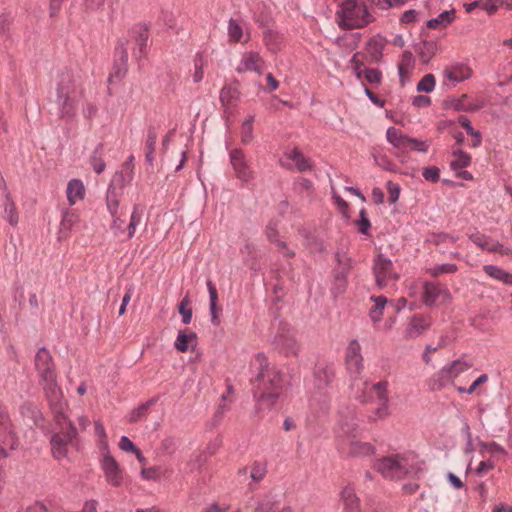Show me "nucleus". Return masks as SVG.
<instances>
[{"label": "nucleus", "mask_w": 512, "mask_h": 512, "mask_svg": "<svg viewBox=\"0 0 512 512\" xmlns=\"http://www.w3.org/2000/svg\"><path fill=\"white\" fill-rule=\"evenodd\" d=\"M67 199L70 205H75L85 195L84 184L81 180L72 179L66 189Z\"/></svg>", "instance_id": "c85d7f7f"}, {"label": "nucleus", "mask_w": 512, "mask_h": 512, "mask_svg": "<svg viewBox=\"0 0 512 512\" xmlns=\"http://www.w3.org/2000/svg\"><path fill=\"white\" fill-rule=\"evenodd\" d=\"M124 171H117L111 179L107 191L117 192L122 194L123 188L127 183L132 180L133 172L130 166L127 164L124 166Z\"/></svg>", "instance_id": "393cba45"}, {"label": "nucleus", "mask_w": 512, "mask_h": 512, "mask_svg": "<svg viewBox=\"0 0 512 512\" xmlns=\"http://www.w3.org/2000/svg\"><path fill=\"white\" fill-rule=\"evenodd\" d=\"M428 147L429 146H428L427 142L409 137L408 150H414V151L425 153V152H427Z\"/></svg>", "instance_id": "338daca9"}, {"label": "nucleus", "mask_w": 512, "mask_h": 512, "mask_svg": "<svg viewBox=\"0 0 512 512\" xmlns=\"http://www.w3.org/2000/svg\"><path fill=\"white\" fill-rule=\"evenodd\" d=\"M336 14L339 25L347 29L362 28L373 20L362 0L343 1Z\"/></svg>", "instance_id": "0eeeda50"}, {"label": "nucleus", "mask_w": 512, "mask_h": 512, "mask_svg": "<svg viewBox=\"0 0 512 512\" xmlns=\"http://www.w3.org/2000/svg\"><path fill=\"white\" fill-rule=\"evenodd\" d=\"M458 267L456 264L446 263L435 265L430 269V273L433 276H439L441 274H452L457 271Z\"/></svg>", "instance_id": "3c124183"}, {"label": "nucleus", "mask_w": 512, "mask_h": 512, "mask_svg": "<svg viewBox=\"0 0 512 512\" xmlns=\"http://www.w3.org/2000/svg\"><path fill=\"white\" fill-rule=\"evenodd\" d=\"M478 445H479L480 453L482 454V456H484L485 453H490L491 455L505 453V449L495 441H491V442L480 441Z\"/></svg>", "instance_id": "79ce46f5"}, {"label": "nucleus", "mask_w": 512, "mask_h": 512, "mask_svg": "<svg viewBox=\"0 0 512 512\" xmlns=\"http://www.w3.org/2000/svg\"><path fill=\"white\" fill-rule=\"evenodd\" d=\"M364 79L370 84H379L382 80V73L375 68H364Z\"/></svg>", "instance_id": "6e6d98bb"}, {"label": "nucleus", "mask_w": 512, "mask_h": 512, "mask_svg": "<svg viewBox=\"0 0 512 512\" xmlns=\"http://www.w3.org/2000/svg\"><path fill=\"white\" fill-rule=\"evenodd\" d=\"M484 272L494 280H497L505 285H512V273L507 270L492 264L483 266Z\"/></svg>", "instance_id": "cd10ccee"}, {"label": "nucleus", "mask_w": 512, "mask_h": 512, "mask_svg": "<svg viewBox=\"0 0 512 512\" xmlns=\"http://www.w3.org/2000/svg\"><path fill=\"white\" fill-rule=\"evenodd\" d=\"M123 214L111 216L112 222H111V230L115 236H120L127 232V230L124 227L125 220L122 219Z\"/></svg>", "instance_id": "603ef678"}, {"label": "nucleus", "mask_w": 512, "mask_h": 512, "mask_svg": "<svg viewBox=\"0 0 512 512\" xmlns=\"http://www.w3.org/2000/svg\"><path fill=\"white\" fill-rule=\"evenodd\" d=\"M422 176L426 181L435 183L440 178V170L435 166L425 167L423 168Z\"/></svg>", "instance_id": "0e129e2a"}, {"label": "nucleus", "mask_w": 512, "mask_h": 512, "mask_svg": "<svg viewBox=\"0 0 512 512\" xmlns=\"http://www.w3.org/2000/svg\"><path fill=\"white\" fill-rule=\"evenodd\" d=\"M295 190L300 194H310L313 190V183L311 180L303 177H299L295 180L294 183Z\"/></svg>", "instance_id": "864d4df0"}, {"label": "nucleus", "mask_w": 512, "mask_h": 512, "mask_svg": "<svg viewBox=\"0 0 512 512\" xmlns=\"http://www.w3.org/2000/svg\"><path fill=\"white\" fill-rule=\"evenodd\" d=\"M347 268H343L341 271L336 272L332 285V292L335 295L342 294L347 286Z\"/></svg>", "instance_id": "58836bf2"}, {"label": "nucleus", "mask_w": 512, "mask_h": 512, "mask_svg": "<svg viewBox=\"0 0 512 512\" xmlns=\"http://www.w3.org/2000/svg\"><path fill=\"white\" fill-rule=\"evenodd\" d=\"M253 122L254 116H249L243 123L241 127V141L243 144H248L253 139Z\"/></svg>", "instance_id": "a19ab883"}, {"label": "nucleus", "mask_w": 512, "mask_h": 512, "mask_svg": "<svg viewBox=\"0 0 512 512\" xmlns=\"http://www.w3.org/2000/svg\"><path fill=\"white\" fill-rule=\"evenodd\" d=\"M229 158L237 179L243 183H248L254 179V172L248 165L242 150L238 148L231 149L229 151Z\"/></svg>", "instance_id": "4468645a"}, {"label": "nucleus", "mask_w": 512, "mask_h": 512, "mask_svg": "<svg viewBox=\"0 0 512 512\" xmlns=\"http://www.w3.org/2000/svg\"><path fill=\"white\" fill-rule=\"evenodd\" d=\"M4 218L13 226L18 223V215L16 213L15 206L9 201L5 204Z\"/></svg>", "instance_id": "052dcab7"}, {"label": "nucleus", "mask_w": 512, "mask_h": 512, "mask_svg": "<svg viewBox=\"0 0 512 512\" xmlns=\"http://www.w3.org/2000/svg\"><path fill=\"white\" fill-rule=\"evenodd\" d=\"M100 467L106 482L113 487H119L124 481V472L110 451L101 452Z\"/></svg>", "instance_id": "9b49d317"}, {"label": "nucleus", "mask_w": 512, "mask_h": 512, "mask_svg": "<svg viewBox=\"0 0 512 512\" xmlns=\"http://www.w3.org/2000/svg\"><path fill=\"white\" fill-rule=\"evenodd\" d=\"M142 219V211L138 205L134 206L133 211L131 213L129 224L126 228L127 230V239L133 238L136 232V228L141 223Z\"/></svg>", "instance_id": "ea45409f"}, {"label": "nucleus", "mask_w": 512, "mask_h": 512, "mask_svg": "<svg viewBox=\"0 0 512 512\" xmlns=\"http://www.w3.org/2000/svg\"><path fill=\"white\" fill-rule=\"evenodd\" d=\"M195 340L196 334L194 332L187 334L186 331L179 330L174 345L179 351L186 352L189 349V343Z\"/></svg>", "instance_id": "e433bc0d"}, {"label": "nucleus", "mask_w": 512, "mask_h": 512, "mask_svg": "<svg viewBox=\"0 0 512 512\" xmlns=\"http://www.w3.org/2000/svg\"><path fill=\"white\" fill-rule=\"evenodd\" d=\"M495 467V462L491 459L483 460L481 461L477 468L474 470V473L478 477H483L485 474H487L489 471L493 470Z\"/></svg>", "instance_id": "e2e57ef3"}, {"label": "nucleus", "mask_w": 512, "mask_h": 512, "mask_svg": "<svg viewBox=\"0 0 512 512\" xmlns=\"http://www.w3.org/2000/svg\"><path fill=\"white\" fill-rule=\"evenodd\" d=\"M505 0H486L481 7L488 13L493 14L498 8L503 5Z\"/></svg>", "instance_id": "774afa93"}, {"label": "nucleus", "mask_w": 512, "mask_h": 512, "mask_svg": "<svg viewBox=\"0 0 512 512\" xmlns=\"http://www.w3.org/2000/svg\"><path fill=\"white\" fill-rule=\"evenodd\" d=\"M371 300L374 302V305L369 310V316L371 320L376 323L382 318L383 310L387 304V298L384 296H371Z\"/></svg>", "instance_id": "f704fd0d"}, {"label": "nucleus", "mask_w": 512, "mask_h": 512, "mask_svg": "<svg viewBox=\"0 0 512 512\" xmlns=\"http://www.w3.org/2000/svg\"><path fill=\"white\" fill-rule=\"evenodd\" d=\"M95 434L98 437L100 453L104 452V451H108L109 445L107 442L106 431H105L103 424L99 420L95 421Z\"/></svg>", "instance_id": "37998d69"}, {"label": "nucleus", "mask_w": 512, "mask_h": 512, "mask_svg": "<svg viewBox=\"0 0 512 512\" xmlns=\"http://www.w3.org/2000/svg\"><path fill=\"white\" fill-rule=\"evenodd\" d=\"M358 429V420L355 410L347 407L339 413L335 437L338 450L353 458H364L375 454L376 448L369 442H362L355 439V432Z\"/></svg>", "instance_id": "f03ea898"}, {"label": "nucleus", "mask_w": 512, "mask_h": 512, "mask_svg": "<svg viewBox=\"0 0 512 512\" xmlns=\"http://www.w3.org/2000/svg\"><path fill=\"white\" fill-rule=\"evenodd\" d=\"M190 299L185 296L178 305V312L182 317V322L185 325L191 323L192 320V309L188 307Z\"/></svg>", "instance_id": "c03bdc74"}, {"label": "nucleus", "mask_w": 512, "mask_h": 512, "mask_svg": "<svg viewBox=\"0 0 512 512\" xmlns=\"http://www.w3.org/2000/svg\"><path fill=\"white\" fill-rule=\"evenodd\" d=\"M350 387L354 397L361 403L379 401V406L368 417L370 422L385 419L390 415L387 381L370 383L368 380H355L352 381Z\"/></svg>", "instance_id": "39448f33"}, {"label": "nucleus", "mask_w": 512, "mask_h": 512, "mask_svg": "<svg viewBox=\"0 0 512 512\" xmlns=\"http://www.w3.org/2000/svg\"><path fill=\"white\" fill-rule=\"evenodd\" d=\"M267 469L266 465L261 462H255L252 466L250 477L253 481L259 482L266 475Z\"/></svg>", "instance_id": "5fc2aeb1"}, {"label": "nucleus", "mask_w": 512, "mask_h": 512, "mask_svg": "<svg viewBox=\"0 0 512 512\" xmlns=\"http://www.w3.org/2000/svg\"><path fill=\"white\" fill-rule=\"evenodd\" d=\"M35 368L38 372L40 383L44 389L50 409L59 423L66 421L68 403L56 382V372L50 352L41 347L35 355Z\"/></svg>", "instance_id": "f257e3e1"}, {"label": "nucleus", "mask_w": 512, "mask_h": 512, "mask_svg": "<svg viewBox=\"0 0 512 512\" xmlns=\"http://www.w3.org/2000/svg\"><path fill=\"white\" fill-rule=\"evenodd\" d=\"M340 498L343 503V512H360V500L355 493L354 487L351 485L345 486L341 493Z\"/></svg>", "instance_id": "5701e85b"}, {"label": "nucleus", "mask_w": 512, "mask_h": 512, "mask_svg": "<svg viewBox=\"0 0 512 512\" xmlns=\"http://www.w3.org/2000/svg\"><path fill=\"white\" fill-rule=\"evenodd\" d=\"M121 196L122 194L112 192V190L106 192V208L110 216L124 214L123 209L120 207Z\"/></svg>", "instance_id": "72a5a7b5"}, {"label": "nucleus", "mask_w": 512, "mask_h": 512, "mask_svg": "<svg viewBox=\"0 0 512 512\" xmlns=\"http://www.w3.org/2000/svg\"><path fill=\"white\" fill-rule=\"evenodd\" d=\"M128 53L126 42H119L115 49V60L113 65V72L109 77V81L114 79L121 80L127 72Z\"/></svg>", "instance_id": "6ab92c4d"}, {"label": "nucleus", "mask_w": 512, "mask_h": 512, "mask_svg": "<svg viewBox=\"0 0 512 512\" xmlns=\"http://www.w3.org/2000/svg\"><path fill=\"white\" fill-rule=\"evenodd\" d=\"M346 369L348 373L353 377V381H362L358 378L363 370V357L361 354V345L357 340H352L346 350Z\"/></svg>", "instance_id": "ddd939ff"}, {"label": "nucleus", "mask_w": 512, "mask_h": 512, "mask_svg": "<svg viewBox=\"0 0 512 512\" xmlns=\"http://www.w3.org/2000/svg\"><path fill=\"white\" fill-rule=\"evenodd\" d=\"M157 130L154 126H149L147 129V136L145 141V148L149 150H155L157 142Z\"/></svg>", "instance_id": "69168bd1"}, {"label": "nucleus", "mask_w": 512, "mask_h": 512, "mask_svg": "<svg viewBox=\"0 0 512 512\" xmlns=\"http://www.w3.org/2000/svg\"><path fill=\"white\" fill-rule=\"evenodd\" d=\"M228 37L231 42L246 43L250 40V33L245 25L231 18L228 23Z\"/></svg>", "instance_id": "a878e982"}, {"label": "nucleus", "mask_w": 512, "mask_h": 512, "mask_svg": "<svg viewBox=\"0 0 512 512\" xmlns=\"http://www.w3.org/2000/svg\"><path fill=\"white\" fill-rule=\"evenodd\" d=\"M443 75L446 81L450 82L452 86L469 79L472 75L470 67L463 63H454L447 66Z\"/></svg>", "instance_id": "412c9836"}, {"label": "nucleus", "mask_w": 512, "mask_h": 512, "mask_svg": "<svg viewBox=\"0 0 512 512\" xmlns=\"http://www.w3.org/2000/svg\"><path fill=\"white\" fill-rule=\"evenodd\" d=\"M455 19V10L441 12L437 17L427 21L426 25L430 29L446 28Z\"/></svg>", "instance_id": "7c9ffc66"}, {"label": "nucleus", "mask_w": 512, "mask_h": 512, "mask_svg": "<svg viewBox=\"0 0 512 512\" xmlns=\"http://www.w3.org/2000/svg\"><path fill=\"white\" fill-rule=\"evenodd\" d=\"M264 68V61L257 52L249 51L242 55V58L236 68L238 73L255 72L261 74Z\"/></svg>", "instance_id": "4be33fe9"}, {"label": "nucleus", "mask_w": 512, "mask_h": 512, "mask_svg": "<svg viewBox=\"0 0 512 512\" xmlns=\"http://www.w3.org/2000/svg\"><path fill=\"white\" fill-rule=\"evenodd\" d=\"M22 415H30L31 419L35 424H38L39 419L41 418V414L36 406L32 404H24L21 406Z\"/></svg>", "instance_id": "680f3d73"}, {"label": "nucleus", "mask_w": 512, "mask_h": 512, "mask_svg": "<svg viewBox=\"0 0 512 512\" xmlns=\"http://www.w3.org/2000/svg\"><path fill=\"white\" fill-rule=\"evenodd\" d=\"M135 36L136 47L133 49V56L140 60L146 55L148 30L144 25H138L133 29Z\"/></svg>", "instance_id": "b1692460"}, {"label": "nucleus", "mask_w": 512, "mask_h": 512, "mask_svg": "<svg viewBox=\"0 0 512 512\" xmlns=\"http://www.w3.org/2000/svg\"><path fill=\"white\" fill-rule=\"evenodd\" d=\"M383 45L379 40H370L367 44V51L371 56L372 60L377 62L382 57Z\"/></svg>", "instance_id": "09e8293b"}, {"label": "nucleus", "mask_w": 512, "mask_h": 512, "mask_svg": "<svg viewBox=\"0 0 512 512\" xmlns=\"http://www.w3.org/2000/svg\"><path fill=\"white\" fill-rule=\"evenodd\" d=\"M156 402L155 399H150L146 401L145 403L139 405L138 407L134 408L131 413L129 414L128 420L129 422H138L142 419H144L147 415L148 409L154 405Z\"/></svg>", "instance_id": "4c0bfd02"}, {"label": "nucleus", "mask_w": 512, "mask_h": 512, "mask_svg": "<svg viewBox=\"0 0 512 512\" xmlns=\"http://www.w3.org/2000/svg\"><path fill=\"white\" fill-rule=\"evenodd\" d=\"M205 65V60L202 54H197L194 59V72L192 74V79L194 83H199L204 76L203 67Z\"/></svg>", "instance_id": "de8ad7c7"}, {"label": "nucleus", "mask_w": 512, "mask_h": 512, "mask_svg": "<svg viewBox=\"0 0 512 512\" xmlns=\"http://www.w3.org/2000/svg\"><path fill=\"white\" fill-rule=\"evenodd\" d=\"M472 363L464 359H456L443 366L431 379L432 391H438L450 385L462 373L468 371Z\"/></svg>", "instance_id": "6e6552de"}, {"label": "nucleus", "mask_w": 512, "mask_h": 512, "mask_svg": "<svg viewBox=\"0 0 512 512\" xmlns=\"http://www.w3.org/2000/svg\"><path fill=\"white\" fill-rule=\"evenodd\" d=\"M59 429V433H55L51 436L50 444L53 457L57 460L63 459L67 456V446L72 443L77 436V430L66 415V421L59 423L55 419Z\"/></svg>", "instance_id": "1a4fd4ad"}, {"label": "nucleus", "mask_w": 512, "mask_h": 512, "mask_svg": "<svg viewBox=\"0 0 512 512\" xmlns=\"http://www.w3.org/2000/svg\"><path fill=\"white\" fill-rule=\"evenodd\" d=\"M335 377V366L331 363L320 362L313 372V387L317 393L329 388Z\"/></svg>", "instance_id": "2eb2a0df"}, {"label": "nucleus", "mask_w": 512, "mask_h": 512, "mask_svg": "<svg viewBox=\"0 0 512 512\" xmlns=\"http://www.w3.org/2000/svg\"><path fill=\"white\" fill-rule=\"evenodd\" d=\"M207 289L209 293V312L211 316V323L215 326L219 325V313L220 309L217 308L218 293L214 284L207 280Z\"/></svg>", "instance_id": "c756f323"}, {"label": "nucleus", "mask_w": 512, "mask_h": 512, "mask_svg": "<svg viewBox=\"0 0 512 512\" xmlns=\"http://www.w3.org/2000/svg\"><path fill=\"white\" fill-rule=\"evenodd\" d=\"M373 273L376 285L381 289L386 287L390 282L398 279V274L394 270L392 261L384 254H379L375 258Z\"/></svg>", "instance_id": "9d476101"}, {"label": "nucleus", "mask_w": 512, "mask_h": 512, "mask_svg": "<svg viewBox=\"0 0 512 512\" xmlns=\"http://www.w3.org/2000/svg\"><path fill=\"white\" fill-rule=\"evenodd\" d=\"M78 221V216L74 211L66 210L62 212L61 231H70Z\"/></svg>", "instance_id": "49530a36"}, {"label": "nucleus", "mask_w": 512, "mask_h": 512, "mask_svg": "<svg viewBox=\"0 0 512 512\" xmlns=\"http://www.w3.org/2000/svg\"><path fill=\"white\" fill-rule=\"evenodd\" d=\"M356 226L361 234H367L371 227L370 220L367 217L365 209H361L359 213V219L356 221Z\"/></svg>", "instance_id": "4d7b16f0"}, {"label": "nucleus", "mask_w": 512, "mask_h": 512, "mask_svg": "<svg viewBox=\"0 0 512 512\" xmlns=\"http://www.w3.org/2000/svg\"><path fill=\"white\" fill-rule=\"evenodd\" d=\"M255 361L259 364L260 371L257 375L258 385L254 397L257 399L259 409L271 408L282 392L283 376L279 371L268 368L267 358L264 354H257Z\"/></svg>", "instance_id": "20e7f679"}, {"label": "nucleus", "mask_w": 512, "mask_h": 512, "mask_svg": "<svg viewBox=\"0 0 512 512\" xmlns=\"http://www.w3.org/2000/svg\"><path fill=\"white\" fill-rule=\"evenodd\" d=\"M436 85L435 77L433 74H426L422 77V79L417 84L418 92H426L430 93L434 90Z\"/></svg>", "instance_id": "a18cd8bd"}, {"label": "nucleus", "mask_w": 512, "mask_h": 512, "mask_svg": "<svg viewBox=\"0 0 512 512\" xmlns=\"http://www.w3.org/2000/svg\"><path fill=\"white\" fill-rule=\"evenodd\" d=\"M275 347L285 354H296L298 351L295 334L289 324L279 321L273 337Z\"/></svg>", "instance_id": "f8f14e48"}, {"label": "nucleus", "mask_w": 512, "mask_h": 512, "mask_svg": "<svg viewBox=\"0 0 512 512\" xmlns=\"http://www.w3.org/2000/svg\"><path fill=\"white\" fill-rule=\"evenodd\" d=\"M386 187L388 190V201L390 204H394L398 201L400 196V186L397 183H394L392 181H388L386 183Z\"/></svg>", "instance_id": "bf43d9fd"}, {"label": "nucleus", "mask_w": 512, "mask_h": 512, "mask_svg": "<svg viewBox=\"0 0 512 512\" xmlns=\"http://www.w3.org/2000/svg\"><path fill=\"white\" fill-rule=\"evenodd\" d=\"M81 91L70 71H64L58 76L56 84V104L62 119H72L77 112Z\"/></svg>", "instance_id": "423d86ee"}, {"label": "nucleus", "mask_w": 512, "mask_h": 512, "mask_svg": "<svg viewBox=\"0 0 512 512\" xmlns=\"http://www.w3.org/2000/svg\"><path fill=\"white\" fill-rule=\"evenodd\" d=\"M280 165L286 169H292V166H294L299 172H306L312 169L310 160L297 148L286 151L284 158L280 159Z\"/></svg>", "instance_id": "dca6fc26"}, {"label": "nucleus", "mask_w": 512, "mask_h": 512, "mask_svg": "<svg viewBox=\"0 0 512 512\" xmlns=\"http://www.w3.org/2000/svg\"><path fill=\"white\" fill-rule=\"evenodd\" d=\"M432 324L430 316L413 315L405 329V337L407 339H415L421 336Z\"/></svg>", "instance_id": "aec40b11"}, {"label": "nucleus", "mask_w": 512, "mask_h": 512, "mask_svg": "<svg viewBox=\"0 0 512 512\" xmlns=\"http://www.w3.org/2000/svg\"><path fill=\"white\" fill-rule=\"evenodd\" d=\"M374 161H375L376 165H378L379 167H381L382 169H384L386 171H389V172L396 171L395 164L386 155L374 156Z\"/></svg>", "instance_id": "13d9d810"}, {"label": "nucleus", "mask_w": 512, "mask_h": 512, "mask_svg": "<svg viewBox=\"0 0 512 512\" xmlns=\"http://www.w3.org/2000/svg\"><path fill=\"white\" fill-rule=\"evenodd\" d=\"M387 141L395 148L401 151H408L409 137L404 135L399 129L389 127L386 131Z\"/></svg>", "instance_id": "bb28decb"}, {"label": "nucleus", "mask_w": 512, "mask_h": 512, "mask_svg": "<svg viewBox=\"0 0 512 512\" xmlns=\"http://www.w3.org/2000/svg\"><path fill=\"white\" fill-rule=\"evenodd\" d=\"M444 292L441 287L434 283H425L423 289V302L427 306L435 304L436 300L440 297L441 293Z\"/></svg>", "instance_id": "473e14b6"}, {"label": "nucleus", "mask_w": 512, "mask_h": 512, "mask_svg": "<svg viewBox=\"0 0 512 512\" xmlns=\"http://www.w3.org/2000/svg\"><path fill=\"white\" fill-rule=\"evenodd\" d=\"M376 471L385 479L417 478L425 469L424 462L413 451L393 452L377 459Z\"/></svg>", "instance_id": "7ed1b4c3"}, {"label": "nucleus", "mask_w": 512, "mask_h": 512, "mask_svg": "<svg viewBox=\"0 0 512 512\" xmlns=\"http://www.w3.org/2000/svg\"><path fill=\"white\" fill-rule=\"evenodd\" d=\"M413 64V55L411 52L406 51L402 56L401 63L399 64L398 71L401 78V81L404 82V74L408 73L409 69Z\"/></svg>", "instance_id": "8fccbe9b"}, {"label": "nucleus", "mask_w": 512, "mask_h": 512, "mask_svg": "<svg viewBox=\"0 0 512 512\" xmlns=\"http://www.w3.org/2000/svg\"><path fill=\"white\" fill-rule=\"evenodd\" d=\"M453 160L450 162V167L453 171H458L470 165L471 157L469 154L461 149L453 151Z\"/></svg>", "instance_id": "c9c22d12"}, {"label": "nucleus", "mask_w": 512, "mask_h": 512, "mask_svg": "<svg viewBox=\"0 0 512 512\" xmlns=\"http://www.w3.org/2000/svg\"><path fill=\"white\" fill-rule=\"evenodd\" d=\"M415 51L423 63H428L437 51V43L434 41H421L416 45Z\"/></svg>", "instance_id": "2f4dec72"}, {"label": "nucleus", "mask_w": 512, "mask_h": 512, "mask_svg": "<svg viewBox=\"0 0 512 512\" xmlns=\"http://www.w3.org/2000/svg\"><path fill=\"white\" fill-rule=\"evenodd\" d=\"M470 240L477 245L479 248L488 252H497L501 255L511 256L512 250L509 247L504 246L500 242L484 235L481 233H474L469 236Z\"/></svg>", "instance_id": "f3484780"}, {"label": "nucleus", "mask_w": 512, "mask_h": 512, "mask_svg": "<svg viewBox=\"0 0 512 512\" xmlns=\"http://www.w3.org/2000/svg\"><path fill=\"white\" fill-rule=\"evenodd\" d=\"M281 496L275 493H268L257 500L255 512H292L289 505L280 507Z\"/></svg>", "instance_id": "a211bd4d"}]
</instances>
